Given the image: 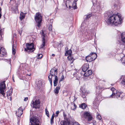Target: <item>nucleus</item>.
Returning a JSON list of instances; mask_svg holds the SVG:
<instances>
[{"label":"nucleus","instance_id":"obj_31","mask_svg":"<svg viewBox=\"0 0 125 125\" xmlns=\"http://www.w3.org/2000/svg\"><path fill=\"white\" fill-rule=\"evenodd\" d=\"M91 115L88 112H86L84 113V116H85L87 117H89V116Z\"/></svg>","mask_w":125,"mask_h":125},{"label":"nucleus","instance_id":"obj_51","mask_svg":"<svg viewBox=\"0 0 125 125\" xmlns=\"http://www.w3.org/2000/svg\"><path fill=\"white\" fill-rule=\"evenodd\" d=\"M73 125H80L79 124H78V123H73Z\"/></svg>","mask_w":125,"mask_h":125},{"label":"nucleus","instance_id":"obj_57","mask_svg":"<svg viewBox=\"0 0 125 125\" xmlns=\"http://www.w3.org/2000/svg\"><path fill=\"white\" fill-rule=\"evenodd\" d=\"M42 35L43 36H44V32H43L42 31Z\"/></svg>","mask_w":125,"mask_h":125},{"label":"nucleus","instance_id":"obj_20","mask_svg":"<svg viewBox=\"0 0 125 125\" xmlns=\"http://www.w3.org/2000/svg\"><path fill=\"white\" fill-rule=\"evenodd\" d=\"M53 21V20H50V23H51L50 24V26L48 28V30L50 31H52V24Z\"/></svg>","mask_w":125,"mask_h":125},{"label":"nucleus","instance_id":"obj_47","mask_svg":"<svg viewBox=\"0 0 125 125\" xmlns=\"http://www.w3.org/2000/svg\"><path fill=\"white\" fill-rule=\"evenodd\" d=\"M68 52H67V51H66V52L65 53V55L66 56H67L68 55H69L68 54Z\"/></svg>","mask_w":125,"mask_h":125},{"label":"nucleus","instance_id":"obj_46","mask_svg":"<svg viewBox=\"0 0 125 125\" xmlns=\"http://www.w3.org/2000/svg\"><path fill=\"white\" fill-rule=\"evenodd\" d=\"M97 118L99 120H101L102 118L101 116L99 115H97Z\"/></svg>","mask_w":125,"mask_h":125},{"label":"nucleus","instance_id":"obj_6","mask_svg":"<svg viewBox=\"0 0 125 125\" xmlns=\"http://www.w3.org/2000/svg\"><path fill=\"white\" fill-rule=\"evenodd\" d=\"M31 124L30 125H39V121L38 117L33 116L30 119Z\"/></svg>","mask_w":125,"mask_h":125},{"label":"nucleus","instance_id":"obj_9","mask_svg":"<svg viewBox=\"0 0 125 125\" xmlns=\"http://www.w3.org/2000/svg\"><path fill=\"white\" fill-rule=\"evenodd\" d=\"M123 93L121 92L117 91L116 92L115 95H113V97H115L117 98L120 97L122 99L124 95H122Z\"/></svg>","mask_w":125,"mask_h":125},{"label":"nucleus","instance_id":"obj_37","mask_svg":"<svg viewBox=\"0 0 125 125\" xmlns=\"http://www.w3.org/2000/svg\"><path fill=\"white\" fill-rule=\"evenodd\" d=\"M92 16L91 14H89L88 15H87L86 16V18H85L86 20H87L89 19Z\"/></svg>","mask_w":125,"mask_h":125},{"label":"nucleus","instance_id":"obj_38","mask_svg":"<svg viewBox=\"0 0 125 125\" xmlns=\"http://www.w3.org/2000/svg\"><path fill=\"white\" fill-rule=\"evenodd\" d=\"M64 76L63 75H62L61 77L60 80H59V81L60 82L62 81L64 79Z\"/></svg>","mask_w":125,"mask_h":125},{"label":"nucleus","instance_id":"obj_40","mask_svg":"<svg viewBox=\"0 0 125 125\" xmlns=\"http://www.w3.org/2000/svg\"><path fill=\"white\" fill-rule=\"evenodd\" d=\"M122 60H123V61H124V62H122V63L123 65H125V57L122 58Z\"/></svg>","mask_w":125,"mask_h":125},{"label":"nucleus","instance_id":"obj_60","mask_svg":"<svg viewBox=\"0 0 125 125\" xmlns=\"http://www.w3.org/2000/svg\"><path fill=\"white\" fill-rule=\"evenodd\" d=\"M53 46L54 47L56 48L57 47L56 46H55V45H54Z\"/></svg>","mask_w":125,"mask_h":125},{"label":"nucleus","instance_id":"obj_24","mask_svg":"<svg viewBox=\"0 0 125 125\" xmlns=\"http://www.w3.org/2000/svg\"><path fill=\"white\" fill-rule=\"evenodd\" d=\"M54 114L53 113L51 119V125L53 124L54 123L53 119L54 117Z\"/></svg>","mask_w":125,"mask_h":125},{"label":"nucleus","instance_id":"obj_19","mask_svg":"<svg viewBox=\"0 0 125 125\" xmlns=\"http://www.w3.org/2000/svg\"><path fill=\"white\" fill-rule=\"evenodd\" d=\"M60 88V86L58 85L55 89L54 91L55 93L57 94L58 93Z\"/></svg>","mask_w":125,"mask_h":125},{"label":"nucleus","instance_id":"obj_29","mask_svg":"<svg viewBox=\"0 0 125 125\" xmlns=\"http://www.w3.org/2000/svg\"><path fill=\"white\" fill-rule=\"evenodd\" d=\"M76 1L75 2H74L73 3V5H75L73 7V8L74 9H76L77 8V7L76 5Z\"/></svg>","mask_w":125,"mask_h":125},{"label":"nucleus","instance_id":"obj_50","mask_svg":"<svg viewBox=\"0 0 125 125\" xmlns=\"http://www.w3.org/2000/svg\"><path fill=\"white\" fill-rule=\"evenodd\" d=\"M18 6L17 5L15 6V9L16 10H18Z\"/></svg>","mask_w":125,"mask_h":125},{"label":"nucleus","instance_id":"obj_33","mask_svg":"<svg viewBox=\"0 0 125 125\" xmlns=\"http://www.w3.org/2000/svg\"><path fill=\"white\" fill-rule=\"evenodd\" d=\"M42 56L43 55L42 54H38V56L37 57V58L38 59H40L42 57Z\"/></svg>","mask_w":125,"mask_h":125},{"label":"nucleus","instance_id":"obj_53","mask_svg":"<svg viewBox=\"0 0 125 125\" xmlns=\"http://www.w3.org/2000/svg\"><path fill=\"white\" fill-rule=\"evenodd\" d=\"M19 33L20 34V35H21V33H22V30L21 31H19Z\"/></svg>","mask_w":125,"mask_h":125},{"label":"nucleus","instance_id":"obj_45","mask_svg":"<svg viewBox=\"0 0 125 125\" xmlns=\"http://www.w3.org/2000/svg\"><path fill=\"white\" fill-rule=\"evenodd\" d=\"M21 71L19 70V69L18 70V71L17 72V73L19 74V75H21V74H22V73H21Z\"/></svg>","mask_w":125,"mask_h":125},{"label":"nucleus","instance_id":"obj_54","mask_svg":"<svg viewBox=\"0 0 125 125\" xmlns=\"http://www.w3.org/2000/svg\"><path fill=\"white\" fill-rule=\"evenodd\" d=\"M59 113V111H57L56 112V114L58 115Z\"/></svg>","mask_w":125,"mask_h":125},{"label":"nucleus","instance_id":"obj_34","mask_svg":"<svg viewBox=\"0 0 125 125\" xmlns=\"http://www.w3.org/2000/svg\"><path fill=\"white\" fill-rule=\"evenodd\" d=\"M63 115L64 119L66 120L67 122L69 120V119H68L67 118L66 116V115L65 114L63 113Z\"/></svg>","mask_w":125,"mask_h":125},{"label":"nucleus","instance_id":"obj_16","mask_svg":"<svg viewBox=\"0 0 125 125\" xmlns=\"http://www.w3.org/2000/svg\"><path fill=\"white\" fill-rule=\"evenodd\" d=\"M42 81L41 80H39L37 82V86L39 89L41 88L42 86Z\"/></svg>","mask_w":125,"mask_h":125},{"label":"nucleus","instance_id":"obj_8","mask_svg":"<svg viewBox=\"0 0 125 125\" xmlns=\"http://www.w3.org/2000/svg\"><path fill=\"white\" fill-rule=\"evenodd\" d=\"M31 106L33 107V108H39L40 107V100L39 99L36 100L34 102L32 101Z\"/></svg>","mask_w":125,"mask_h":125},{"label":"nucleus","instance_id":"obj_49","mask_svg":"<svg viewBox=\"0 0 125 125\" xmlns=\"http://www.w3.org/2000/svg\"><path fill=\"white\" fill-rule=\"evenodd\" d=\"M28 100V98L26 97L24 99V101H27Z\"/></svg>","mask_w":125,"mask_h":125},{"label":"nucleus","instance_id":"obj_62","mask_svg":"<svg viewBox=\"0 0 125 125\" xmlns=\"http://www.w3.org/2000/svg\"><path fill=\"white\" fill-rule=\"evenodd\" d=\"M93 8H94V7L93 6H92V9H93Z\"/></svg>","mask_w":125,"mask_h":125},{"label":"nucleus","instance_id":"obj_15","mask_svg":"<svg viewBox=\"0 0 125 125\" xmlns=\"http://www.w3.org/2000/svg\"><path fill=\"white\" fill-rule=\"evenodd\" d=\"M122 41L125 43V32H122L121 35Z\"/></svg>","mask_w":125,"mask_h":125},{"label":"nucleus","instance_id":"obj_41","mask_svg":"<svg viewBox=\"0 0 125 125\" xmlns=\"http://www.w3.org/2000/svg\"><path fill=\"white\" fill-rule=\"evenodd\" d=\"M73 106L74 107V108H73L72 107H71V108L72 110H74L75 109H76V106L75 105V104L74 103L73 104Z\"/></svg>","mask_w":125,"mask_h":125},{"label":"nucleus","instance_id":"obj_42","mask_svg":"<svg viewBox=\"0 0 125 125\" xmlns=\"http://www.w3.org/2000/svg\"><path fill=\"white\" fill-rule=\"evenodd\" d=\"M68 52V54H69V55H71V53H72V51L71 50H70L69 51H67Z\"/></svg>","mask_w":125,"mask_h":125},{"label":"nucleus","instance_id":"obj_14","mask_svg":"<svg viewBox=\"0 0 125 125\" xmlns=\"http://www.w3.org/2000/svg\"><path fill=\"white\" fill-rule=\"evenodd\" d=\"M92 70H88L84 74V75L85 76H90L92 74Z\"/></svg>","mask_w":125,"mask_h":125},{"label":"nucleus","instance_id":"obj_64","mask_svg":"<svg viewBox=\"0 0 125 125\" xmlns=\"http://www.w3.org/2000/svg\"><path fill=\"white\" fill-rule=\"evenodd\" d=\"M124 77H125V76H124Z\"/></svg>","mask_w":125,"mask_h":125},{"label":"nucleus","instance_id":"obj_39","mask_svg":"<svg viewBox=\"0 0 125 125\" xmlns=\"http://www.w3.org/2000/svg\"><path fill=\"white\" fill-rule=\"evenodd\" d=\"M12 93V91H10V92H7V96H8V95L10 96L11 95Z\"/></svg>","mask_w":125,"mask_h":125},{"label":"nucleus","instance_id":"obj_32","mask_svg":"<svg viewBox=\"0 0 125 125\" xmlns=\"http://www.w3.org/2000/svg\"><path fill=\"white\" fill-rule=\"evenodd\" d=\"M73 58L72 55H69V56L67 57V58L69 60L71 61V60H72L73 59Z\"/></svg>","mask_w":125,"mask_h":125},{"label":"nucleus","instance_id":"obj_1","mask_svg":"<svg viewBox=\"0 0 125 125\" xmlns=\"http://www.w3.org/2000/svg\"><path fill=\"white\" fill-rule=\"evenodd\" d=\"M105 15V18H109L108 21L110 23L114 24L115 26H117L118 24L122 23L121 16L120 14L111 15L110 12H107Z\"/></svg>","mask_w":125,"mask_h":125},{"label":"nucleus","instance_id":"obj_25","mask_svg":"<svg viewBox=\"0 0 125 125\" xmlns=\"http://www.w3.org/2000/svg\"><path fill=\"white\" fill-rule=\"evenodd\" d=\"M20 19L21 20L22 19L24 18L25 17V15L22 12H21L20 14Z\"/></svg>","mask_w":125,"mask_h":125},{"label":"nucleus","instance_id":"obj_59","mask_svg":"<svg viewBox=\"0 0 125 125\" xmlns=\"http://www.w3.org/2000/svg\"><path fill=\"white\" fill-rule=\"evenodd\" d=\"M93 55V56L92 57H94V54H93V55Z\"/></svg>","mask_w":125,"mask_h":125},{"label":"nucleus","instance_id":"obj_12","mask_svg":"<svg viewBox=\"0 0 125 125\" xmlns=\"http://www.w3.org/2000/svg\"><path fill=\"white\" fill-rule=\"evenodd\" d=\"M23 112V109L21 106L20 107L17 111L16 113V115L18 117H20L22 114Z\"/></svg>","mask_w":125,"mask_h":125},{"label":"nucleus","instance_id":"obj_7","mask_svg":"<svg viewBox=\"0 0 125 125\" xmlns=\"http://www.w3.org/2000/svg\"><path fill=\"white\" fill-rule=\"evenodd\" d=\"M5 82V81H4L0 83V94H1L3 96L5 95L4 90L6 88Z\"/></svg>","mask_w":125,"mask_h":125},{"label":"nucleus","instance_id":"obj_30","mask_svg":"<svg viewBox=\"0 0 125 125\" xmlns=\"http://www.w3.org/2000/svg\"><path fill=\"white\" fill-rule=\"evenodd\" d=\"M67 125H73V123L72 121L69 120L67 121Z\"/></svg>","mask_w":125,"mask_h":125},{"label":"nucleus","instance_id":"obj_5","mask_svg":"<svg viewBox=\"0 0 125 125\" xmlns=\"http://www.w3.org/2000/svg\"><path fill=\"white\" fill-rule=\"evenodd\" d=\"M97 54L94 52L90 53L88 56L86 57V59L87 62H90L94 60L97 58Z\"/></svg>","mask_w":125,"mask_h":125},{"label":"nucleus","instance_id":"obj_63","mask_svg":"<svg viewBox=\"0 0 125 125\" xmlns=\"http://www.w3.org/2000/svg\"><path fill=\"white\" fill-rule=\"evenodd\" d=\"M13 81L14 82H15V81H14V79H13Z\"/></svg>","mask_w":125,"mask_h":125},{"label":"nucleus","instance_id":"obj_28","mask_svg":"<svg viewBox=\"0 0 125 125\" xmlns=\"http://www.w3.org/2000/svg\"><path fill=\"white\" fill-rule=\"evenodd\" d=\"M122 77L123 80L121 82V83L122 84L124 85H125V77L123 76Z\"/></svg>","mask_w":125,"mask_h":125},{"label":"nucleus","instance_id":"obj_56","mask_svg":"<svg viewBox=\"0 0 125 125\" xmlns=\"http://www.w3.org/2000/svg\"><path fill=\"white\" fill-rule=\"evenodd\" d=\"M12 100V98L11 97H10V100L11 101Z\"/></svg>","mask_w":125,"mask_h":125},{"label":"nucleus","instance_id":"obj_27","mask_svg":"<svg viewBox=\"0 0 125 125\" xmlns=\"http://www.w3.org/2000/svg\"><path fill=\"white\" fill-rule=\"evenodd\" d=\"M61 125H66L67 123L65 120H62L61 122Z\"/></svg>","mask_w":125,"mask_h":125},{"label":"nucleus","instance_id":"obj_18","mask_svg":"<svg viewBox=\"0 0 125 125\" xmlns=\"http://www.w3.org/2000/svg\"><path fill=\"white\" fill-rule=\"evenodd\" d=\"M111 90L112 92V94L111 95L110 97H113V95H115V93L116 92V90L114 88H112L111 89Z\"/></svg>","mask_w":125,"mask_h":125},{"label":"nucleus","instance_id":"obj_52","mask_svg":"<svg viewBox=\"0 0 125 125\" xmlns=\"http://www.w3.org/2000/svg\"><path fill=\"white\" fill-rule=\"evenodd\" d=\"M113 5L115 7H116L117 6V5L115 3L113 4Z\"/></svg>","mask_w":125,"mask_h":125},{"label":"nucleus","instance_id":"obj_61","mask_svg":"<svg viewBox=\"0 0 125 125\" xmlns=\"http://www.w3.org/2000/svg\"><path fill=\"white\" fill-rule=\"evenodd\" d=\"M71 7L70 6V5L69 6V8L70 9Z\"/></svg>","mask_w":125,"mask_h":125},{"label":"nucleus","instance_id":"obj_36","mask_svg":"<svg viewBox=\"0 0 125 125\" xmlns=\"http://www.w3.org/2000/svg\"><path fill=\"white\" fill-rule=\"evenodd\" d=\"M45 112L46 114L48 117H49V112L46 109L45 110Z\"/></svg>","mask_w":125,"mask_h":125},{"label":"nucleus","instance_id":"obj_35","mask_svg":"<svg viewBox=\"0 0 125 125\" xmlns=\"http://www.w3.org/2000/svg\"><path fill=\"white\" fill-rule=\"evenodd\" d=\"M87 117L88 118V121H91L92 119V117L91 115Z\"/></svg>","mask_w":125,"mask_h":125},{"label":"nucleus","instance_id":"obj_23","mask_svg":"<svg viewBox=\"0 0 125 125\" xmlns=\"http://www.w3.org/2000/svg\"><path fill=\"white\" fill-rule=\"evenodd\" d=\"M98 101V99L97 98H96L95 100H94V101L93 102V104L94 105L97 106V105L98 104H97V102Z\"/></svg>","mask_w":125,"mask_h":125},{"label":"nucleus","instance_id":"obj_44","mask_svg":"<svg viewBox=\"0 0 125 125\" xmlns=\"http://www.w3.org/2000/svg\"><path fill=\"white\" fill-rule=\"evenodd\" d=\"M12 52L13 54H14L15 53V49L13 47H12Z\"/></svg>","mask_w":125,"mask_h":125},{"label":"nucleus","instance_id":"obj_48","mask_svg":"<svg viewBox=\"0 0 125 125\" xmlns=\"http://www.w3.org/2000/svg\"><path fill=\"white\" fill-rule=\"evenodd\" d=\"M1 8L0 7V18H1Z\"/></svg>","mask_w":125,"mask_h":125},{"label":"nucleus","instance_id":"obj_17","mask_svg":"<svg viewBox=\"0 0 125 125\" xmlns=\"http://www.w3.org/2000/svg\"><path fill=\"white\" fill-rule=\"evenodd\" d=\"M88 66L86 64H84L82 67V70L83 72H85L88 69Z\"/></svg>","mask_w":125,"mask_h":125},{"label":"nucleus","instance_id":"obj_3","mask_svg":"<svg viewBox=\"0 0 125 125\" xmlns=\"http://www.w3.org/2000/svg\"><path fill=\"white\" fill-rule=\"evenodd\" d=\"M42 16L40 13H36L34 17V19L37 26L39 28L41 26L42 21Z\"/></svg>","mask_w":125,"mask_h":125},{"label":"nucleus","instance_id":"obj_26","mask_svg":"<svg viewBox=\"0 0 125 125\" xmlns=\"http://www.w3.org/2000/svg\"><path fill=\"white\" fill-rule=\"evenodd\" d=\"M93 78V76L92 75L88 76H85V77H84V79H87L88 80H89L90 79H92Z\"/></svg>","mask_w":125,"mask_h":125},{"label":"nucleus","instance_id":"obj_21","mask_svg":"<svg viewBox=\"0 0 125 125\" xmlns=\"http://www.w3.org/2000/svg\"><path fill=\"white\" fill-rule=\"evenodd\" d=\"M42 44L40 46V48H43V47L45 46V40L44 38V37L42 38Z\"/></svg>","mask_w":125,"mask_h":125},{"label":"nucleus","instance_id":"obj_43","mask_svg":"<svg viewBox=\"0 0 125 125\" xmlns=\"http://www.w3.org/2000/svg\"><path fill=\"white\" fill-rule=\"evenodd\" d=\"M92 2V3H93V5H94L95 4H95L96 3L97 0H93Z\"/></svg>","mask_w":125,"mask_h":125},{"label":"nucleus","instance_id":"obj_2","mask_svg":"<svg viewBox=\"0 0 125 125\" xmlns=\"http://www.w3.org/2000/svg\"><path fill=\"white\" fill-rule=\"evenodd\" d=\"M58 69L55 67L52 69L50 71V74L48 76V80L49 81L51 85H52V77H55V80L53 81L54 85V86H56L58 79L57 75L58 73Z\"/></svg>","mask_w":125,"mask_h":125},{"label":"nucleus","instance_id":"obj_11","mask_svg":"<svg viewBox=\"0 0 125 125\" xmlns=\"http://www.w3.org/2000/svg\"><path fill=\"white\" fill-rule=\"evenodd\" d=\"M6 52L5 49L2 47L0 48V56L4 57L6 56Z\"/></svg>","mask_w":125,"mask_h":125},{"label":"nucleus","instance_id":"obj_55","mask_svg":"<svg viewBox=\"0 0 125 125\" xmlns=\"http://www.w3.org/2000/svg\"><path fill=\"white\" fill-rule=\"evenodd\" d=\"M85 31H86V32H87V33H88L89 32L88 31H87V29H86V31H84V32H85Z\"/></svg>","mask_w":125,"mask_h":125},{"label":"nucleus","instance_id":"obj_10","mask_svg":"<svg viewBox=\"0 0 125 125\" xmlns=\"http://www.w3.org/2000/svg\"><path fill=\"white\" fill-rule=\"evenodd\" d=\"M81 95L83 98H84L86 97L87 95L86 92V90L83 88H81L80 89Z\"/></svg>","mask_w":125,"mask_h":125},{"label":"nucleus","instance_id":"obj_4","mask_svg":"<svg viewBox=\"0 0 125 125\" xmlns=\"http://www.w3.org/2000/svg\"><path fill=\"white\" fill-rule=\"evenodd\" d=\"M34 47V44L33 43H27L26 45V48L24 49V50L29 53L33 52L35 50V49Z\"/></svg>","mask_w":125,"mask_h":125},{"label":"nucleus","instance_id":"obj_22","mask_svg":"<svg viewBox=\"0 0 125 125\" xmlns=\"http://www.w3.org/2000/svg\"><path fill=\"white\" fill-rule=\"evenodd\" d=\"M87 106L86 104L85 103L82 104L80 105L79 107L82 109H84Z\"/></svg>","mask_w":125,"mask_h":125},{"label":"nucleus","instance_id":"obj_13","mask_svg":"<svg viewBox=\"0 0 125 125\" xmlns=\"http://www.w3.org/2000/svg\"><path fill=\"white\" fill-rule=\"evenodd\" d=\"M93 11L94 12L100 13L102 11V8L100 7V6H98L96 7V8Z\"/></svg>","mask_w":125,"mask_h":125},{"label":"nucleus","instance_id":"obj_58","mask_svg":"<svg viewBox=\"0 0 125 125\" xmlns=\"http://www.w3.org/2000/svg\"><path fill=\"white\" fill-rule=\"evenodd\" d=\"M52 56H55V55L54 54H52Z\"/></svg>","mask_w":125,"mask_h":125}]
</instances>
